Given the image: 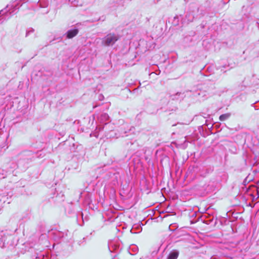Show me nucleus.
I'll return each instance as SVG.
<instances>
[{"instance_id": "nucleus-11", "label": "nucleus", "mask_w": 259, "mask_h": 259, "mask_svg": "<svg viewBox=\"0 0 259 259\" xmlns=\"http://www.w3.org/2000/svg\"><path fill=\"white\" fill-rule=\"evenodd\" d=\"M221 108V107H220L219 108H218V109H214V111H215V112H218V110H219V109H220Z\"/></svg>"}, {"instance_id": "nucleus-6", "label": "nucleus", "mask_w": 259, "mask_h": 259, "mask_svg": "<svg viewBox=\"0 0 259 259\" xmlns=\"http://www.w3.org/2000/svg\"><path fill=\"white\" fill-rule=\"evenodd\" d=\"M193 13V12H190L187 13L186 15V19L187 20L188 22H192L193 20L194 16Z\"/></svg>"}, {"instance_id": "nucleus-10", "label": "nucleus", "mask_w": 259, "mask_h": 259, "mask_svg": "<svg viewBox=\"0 0 259 259\" xmlns=\"http://www.w3.org/2000/svg\"><path fill=\"white\" fill-rule=\"evenodd\" d=\"M227 91V89L226 88H224L222 91H219L218 94L220 96L222 93L226 92Z\"/></svg>"}, {"instance_id": "nucleus-4", "label": "nucleus", "mask_w": 259, "mask_h": 259, "mask_svg": "<svg viewBox=\"0 0 259 259\" xmlns=\"http://www.w3.org/2000/svg\"><path fill=\"white\" fill-rule=\"evenodd\" d=\"M78 33V29L73 28L68 30L65 33L67 38L70 39L75 36Z\"/></svg>"}, {"instance_id": "nucleus-15", "label": "nucleus", "mask_w": 259, "mask_h": 259, "mask_svg": "<svg viewBox=\"0 0 259 259\" xmlns=\"http://www.w3.org/2000/svg\"><path fill=\"white\" fill-rule=\"evenodd\" d=\"M100 96H101V97H100V98H99V99H101V98H102V97H103V95H101Z\"/></svg>"}, {"instance_id": "nucleus-3", "label": "nucleus", "mask_w": 259, "mask_h": 259, "mask_svg": "<svg viewBox=\"0 0 259 259\" xmlns=\"http://www.w3.org/2000/svg\"><path fill=\"white\" fill-rule=\"evenodd\" d=\"M124 0H111L107 5V8L109 11H115L117 10L120 6H123Z\"/></svg>"}, {"instance_id": "nucleus-12", "label": "nucleus", "mask_w": 259, "mask_h": 259, "mask_svg": "<svg viewBox=\"0 0 259 259\" xmlns=\"http://www.w3.org/2000/svg\"><path fill=\"white\" fill-rule=\"evenodd\" d=\"M188 39V37H185V40L186 41V40H187V39Z\"/></svg>"}, {"instance_id": "nucleus-5", "label": "nucleus", "mask_w": 259, "mask_h": 259, "mask_svg": "<svg viewBox=\"0 0 259 259\" xmlns=\"http://www.w3.org/2000/svg\"><path fill=\"white\" fill-rule=\"evenodd\" d=\"M178 256L179 252L178 251H172L169 254L167 259H177Z\"/></svg>"}, {"instance_id": "nucleus-7", "label": "nucleus", "mask_w": 259, "mask_h": 259, "mask_svg": "<svg viewBox=\"0 0 259 259\" xmlns=\"http://www.w3.org/2000/svg\"><path fill=\"white\" fill-rule=\"evenodd\" d=\"M38 4L40 7L45 8L48 6L49 3L47 0H39Z\"/></svg>"}, {"instance_id": "nucleus-14", "label": "nucleus", "mask_w": 259, "mask_h": 259, "mask_svg": "<svg viewBox=\"0 0 259 259\" xmlns=\"http://www.w3.org/2000/svg\"><path fill=\"white\" fill-rule=\"evenodd\" d=\"M100 96H101V97H100V98H99V99H101V98H102V97H103V95H101Z\"/></svg>"}, {"instance_id": "nucleus-13", "label": "nucleus", "mask_w": 259, "mask_h": 259, "mask_svg": "<svg viewBox=\"0 0 259 259\" xmlns=\"http://www.w3.org/2000/svg\"><path fill=\"white\" fill-rule=\"evenodd\" d=\"M100 96H101V97H100V98H99V99H101V98H102V97H103V95H101Z\"/></svg>"}, {"instance_id": "nucleus-2", "label": "nucleus", "mask_w": 259, "mask_h": 259, "mask_svg": "<svg viewBox=\"0 0 259 259\" xmlns=\"http://www.w3.org/2000/svg\"><path fill=\"white\" fill-rule=\"evenodd\" d=\"M119 39L118 35L115 33H109L102 39L101 44L105 47L113 46Z\"/></svg>"}, {"instance_id": "nucleus-9", "label": "nucleus", "mask_w": 259, "mask_h": 259, "mask_svg": "<svg viewBox=\"0 0 259 259\" xmlns=\"http://www.w3.org/2000/svg\"><path fill=\"white\" fill-rule=\"evenodd\" d=\"M229 114H221L219 117L220 120L221 121H224L227 118H228Z\"/></svg>"}, {"instance_id": "nucleus-8", "label": "nucleus", "mask_w": 259, "mask_h": 259, "mask_svg": "<svg viewBox=\"0 0 259 259\" xmlns=\"http://www.w3.org/2000/svg\"><path fill=\"white\" fill-rule=\"evenodd\" d=\"M34 32V29H33L32 28H28L26 30L25 36L26 37L28 36L30 34L33 33Z\"/></svg>"}, {"instance_id": "nucleus-1", "label": "nucleus", "mask_w": 259, "mask_h": 259, "mask_svg": "<svg viewBox=\"0 0 259 259\" xmlns=\"http://www.w3.org/2000/svg\"><path fill=\"white\" fill-rule=\"evenodd\" d=\"M191 95L193 97L197 98L199 100H204L206 96L204 92H195L192 94L191 91H186L185 93L178 92L176 94L171 95L170 98L172 100L181 101L186 96H190Z\"/></svg>"}]
</instances>
